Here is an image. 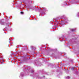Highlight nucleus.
Segmentation results:
<instances>
[{
	"mask_svg": "<svg viewBox=\"0 0 79 79\" xmlns=\"http://www.w3.org/2000/svg\"><path fill=\"white\" fill-rule=\"evenodd\" d=\"M70 30L71 31H72V32H74V31H75L76 30L73 29H71Z\"/></svg>",
	"mask_w": 79,
	"mask_h": 79,
	"instance_id": "f257e3e1",
	"label": "nucleus"
},
{
	"mask_svg": "<svg viewBox=\"0 0 79 79\" xmlns=\"http://www.w3.org/2000/svg\"><path fill=\"white\" fill-rule=\"evenodd\" d=\"M0 23L2 24H4L3 23H4L2 22V21H1Z\"/></svg>",
	"mask_w": 79,
	"mask_h": 79,
	"instance_id": "f03ea898",
	"label": "nucleus"
},
{
	"mask_svg": "<svg viewBox=\"0 0 79 79\" xmlns=\"http://www.w3.org/2000/svg\"><path fill=\"white\" fill-rule=\"evenodd\" d=\"M70 77H69L68 76L67 77V79H69Z\"/></svg>",
	"mask_w": 79,
	"mask_h": 79,
	"instance_id": "7ed1b4c3",
	"label": "nucleus"
},
{
	"mask_svg": "<svg viewBox=\"0 0 79 79\" xmlns=\"http://www.w3.org/2000/svg\"><path fill=\"white\" fill-rule=\"evenodd\" d=\"M20 13H21V14H23L24 13H23V12H20Z\"/></svg>",
	"mask_w": 79,
	"mask_h": 79,
	"instance_id": "20e7f679",
	"label": "nucleus"
},
{
	"mask_svg": "<svg viewBox=\"0 0 79 79\" xmlns=\"http://www.w3.org/2000/svg\"><path fill=\"white\" fill-rule=\"evenodd\" d=\"M21 76H23V74H21Z\"/></svg>",
	"mask_w": 79,
	"mask_h": 79,
	"instance_id": "39448f33",
	"label": "nucleus"
},
{
	"mask_svg": "<svg viewBox=\"0 0 79 79\" xmlns=\"http://www.w3.org/2000/svg\"><path fill=\"white\" fill-rule=\"evenodd\" d=\"M34 72V71H32L31 72V73H33Z\"/></svg>",
	"mask_w": 79,
	"mask_h": 79,
	"instance_id": "423d86ee",
	"label": "nucleus"
},
{
	"mask_svg": "<svg viewBox=\"0 0 79 79\" xmlns=\"http://www.w3.org/2000/svg\"><path fill=\"white\" fill-rule=\"evenodd\" d=\"M73 71H74V69H73Z\"/></svg>",
	"mask_w": 79,
	"mask_h": 79,
	"instance_id": "0eeeda50",
	"label": "nucleus"
},
{
	"mask_svg": "<svg viewBox=\"0 0 79 79\" xmlns=\"http://www.w3.org/2000/svg\"><path fill=\"white\" fill-rule=\"evenodd\" d=\"M62 26H63V25H62Z\"/></svg>",
	"mask_w": 79,
	"mask_h": 79,
	"instance_id": "6e6552de",
	"label": "nucleus"
}]
</instances>
